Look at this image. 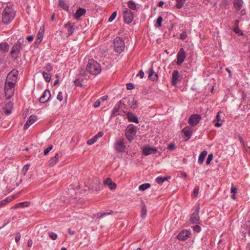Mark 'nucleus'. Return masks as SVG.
Returning a JSON list of instances; mask_svg holds the SVG:
<instances>
[{
  "label": "nucleus",
  "mask_w": 250,
  "mask_h": 250,
  "mask_svg": "<svg viewBox=\"0 0 250 250\" xmlns=\"http://www.w3.org/2000/svg\"><path fill=\"white\" fill-rule=\"evenodd\" d=\"M30 166V164H27L25 165L22 168V172L24 175H25L26 173L28 170Z\"/></svg>",
  "instance_id": "nucleus-48"
},
{
  "label": "nucleus",
  "mask_w": 250,
  "mask_h": 250,
  "mask_svg": "<svg viewBox=\"0 0 250 250\" xmlns=\"http://www.w3.org/2000/svg\"><path fill=\"white\" fill-rule=\"evenodd\" d=\"M207 153H208V152L206 150H204L203 151H202L201 153V154H200V155L199 156L198 160L199 164H202L203 163L204 159H205V157L207 155Z\"/></svg>",
  "instance_id": "nucleus-30"
},
{
  "label": "nucleus",
  "mask_w": 250,
  "mask_h": 250,
  "mask_svg": "<svg viewBox=\"0 0 250 250\" xmlns=\"http://www.w3.org/2000/svg\"><path fill=\"white\" fill-rule=\"evenodd\" d=\"M230 192L233 194H236L237 192V188L235 187L233 185H232L230 188Z\"/></svg>",
  "instance_id": "nucleus-53"
},
{
  "label": "nucleus",
  "mask_w": 250,
  "mask_h": 250,
  "mask_svg": "<svg viewBox=\"0 0 250 250\" xmlns=\"http://www.w3.org/2000/svg\"><path fill=\"white\" fill-rule=\"evenodd\" d=\"M37 117L35 115H31L24 125V129H27L28 127L36 121Z\"/></svg>",
  "instance_id": "nucleus-21"
},
{
  "label": "nucleus",
  "mask_w": 250,
  "mask_h": 250,
  "mask_svg": "<svg viewBox=\"0 0 250 250\" xmlns=\"http://www.w3.org/2000/svg\"><path fill=\"white\" fill-rule=\"evenodd\" d=\"M120 114V105L116 104L114 108L112 111V115L113 116H117Z\"/></svg>",
  "instance_id": "nucleus-32"
},
{
  "label": "nucleus",
  "mask_w": 250,
  "mask_h": 250,
  "mask_svg": "<svg viewBox=\"0 0 250 250\" xmlns=\"http://www.w3.org/2000/svg\"><path fill=\"white\" fill-rule=\"evenodd\" d=\"M45 69L48 72H49L51 70H52V67L51 64H50V63L46 64V65L45 66Z\"/></svg>",
  "instance_id": "nucleus-55"
},
{
  "label": "nucleus",
  "mask_w": 250,
  "mask_h": 250,
  "mask_svg": "<svg viewBox=\"0 0 250 250\" xmlns=\"http://www.w3.org/2000/svg\"><path fill=\"white\" fill-rule=\"evenodd\" d=\"M127 6L128 8L131 10H136L137 8V5L135 2L131 0L127 2Z\"/></svg>",
  "instance_id": "nucleus-34"
},
{
  "label": "nucleus",
  "mask_w": 250,
  "mask_h": 250,
  "mask_svg": "<svg viewBox=\"0 0 250 250\" xmlns=\"http://www.w3.org/2000/svg\"><path fill=\"white\" fill-rule=\"evenodd\" d=\"M14 16L15 13L13 9L7 7L4 9L2 13V21L5 24H8L13 20Z\"/></svg>",
  "instance_id": "nucleus-3"
},
{
  "label": "nucleus",
  "mask_w": 250,
  "mask_h": 250,
  "mask_svg": "<svg viewBox=\"0 0 250 250\" xmlns=\"http://www.w3.org/2000/svg\"><path fill=\"white\" fill-rule=\"evenodd\" d=\"M137 132L136 126L132 125H129L126 129L125 136L127 139L131 142L133 139Z\"/></svg>",
  "instance_id": "nucleus-6"
},
{
  "label": "nucleus",
  "mask_w": 250,
  "mask_h": 250,
  "mask_svg": "<svg viewBox=\"0 0 250 250\" xmlns=\"http://www.w3.org/2000/svg\"><path fill=\"white\" fill-rule=\"evenodd\" d=\"M9 47V45L6 42H1L0 43V50L4 52H8Z\"/></svg>",
  "instance_id": "nucleus-31"
},
{
  "label": "nucleus",
  "mask_w": 250,
  "mask_h": 250,
  "mask_svg": "<svg viewBox=\"0 0 250 250\" xmlns=\"http://www.w3.org/2000/svg\"><path fill=\"white\" fill-rule=\"evenodd\" d=\"M114 148L118 152H124L125 149V144L123 141H117L114 145Z\"/></svg>",
  "instance_id": "nucleus-13"
},
{
  "label": "nucleus",
  "mask_w": 250,
  "mask_h": 250,
  "mask_svg": "<svg viewBox=\"0 0 250 250\" xmlns=\"http://www.w3.org/2000/svg\"><path fill=\"white\" fill-rule=\"evenodd\" d=\"M192 131L193 129L190 126H186L182 129V132L186 137V140H188L191 137Z\"/></svg>",
  "instance_id": "nucleus-18"
},
{
  "label": "nucleus",
  "mask_w": 250,
  "mask_h": 250,
  "mask_svg": "<svg viewBox=\"0 0 250 250\" xmlns=\"http://www.w3.org/2000/svg\"><path fill=\"white\" fill-rule=\"evenodd\" d=\"M104 135V133L102 131L99 132L95 136L97 137V138L98 139L99 137H101Z\"/></svg>",
  "instance_id": "nucleus-62"
},
{
  "label": "nucleus",
  "mask_w": 250,
  "mask_h": 250,
  "mask_svg": "<svg viewBox=\"0 0 250 250\" xmlns=\"http://www.w3.org/2000/svg\"><path fill=\"white\" fill-rule=\"evenodd\" d=\"M150 187L149 183H145L140 185L139 187V189L141 191H144Z\"/></svg>",
  "instance_id": "nucleus-39"
},
{
  "label": "nucleus",
  "mask_w": 250,
  "mask_h": 250,
  "mask_svg": "<svg viewBox=\"0 0 250 250\" xmlns=\"http://www.w3.org/2000/svg\"><path fill=\"white\" fill-rule=\"evenodd\" d=\"M86 69L92 75H97L101 72L100 64L93 59L89 60Z\"/></svg>",
  "instance_id": "nucleus-1"
},
{
  "label": "nucleus",
  "mask_w": 250,
  "mask_h": 250,
  "mask_svg": "<svg viewBox=\"0 0 250 250\" xmlns=\"http://www.w3.org/2000/svg\"><path fill=\"white\" fill-rule=\"evenodd\" d=\"M163 21V18L162 16H159L156 21V22L155 23V26L156 27H160L162 26V23Z\"/></svg>",
  "instance_id": "nucleus-42"
},
{
  "label": "nucleus",
  "mask_w": 250,
  "mask_h": 250,
  "mask_svg": "<svg viewBox=\"0 0 250 250\" xmlns=\"http://www.w3.org/2000/svg\"><path fill=\"white\" fill-rule=\"evenodd\" d=\"M148 72V78L151 81H156L158 80V75L157 73L154 71L153 67L152 66H151V67L149 68Z\"/></svg>",
  "instance_id": "nucleus-19"
},
{
  "label": "nucleus",
  "mask_w": 250,
  "mask_h": 250,
  "mask_svg": "<svg viewBox=\"0 0 250 250\" xmlns=\"http://www.w3.org/2000/svg\"><path fill=\"white\" fill-rule=\"evenodd\" d=\"M176 8L181 9L183 7L186 2V0H176Z\"/></svg>",
  "instance_id": "nucleus-38"
},
{
  "label": "nucleus",
  "mask_w": 250,
  "mask_h": 250,
  "mask_svg": "<svg viewBox=\"0 0 250 250\" xmlns=\"http://www.w3.org/2000/svg\"><path fill=\"white\" fill-rule=\"evenodd\" d=\"M186 57V54L183 48H181L177 54V62L176 63L178 65H180L184 62Z\"/></svg>",
  "instance_id": "nucleus-11"
},
{
  "label": "nucleus",
  "mask_w": 250,
  "mask_h": 250,
  "mask_svg": "<svg viewBox=\"0 0 250 250\" xmlns=\"http://www.w3.org/2000/svg\"><path fill=\"white\" fill-rule=\"evenodd\" d=\"M117 16V12L116 11H115L114 12L112 15L110 16V17L108 19V21L109 22H111L115 18H116Z\"/></svg>",
  "instance_id": "nucleus-49"
},
{
  "label": "nucleus",
  "mask_w": 250,
  "mask_h": 250,
  "mask_svg": "<svg viewBox=\"0 0 250 250\" xmlns=\"http://www.w3.org/2000/svg\"><path fill=\"white\" fill-rule=\"evenodd\" d=\"M12 199L10 198H7L1 201H0V205L2 207L4 205L11 202Z\"/></svg>",
  "instance_id": "nucleus-43"
},
{
  "label": "nucleus",
  "mask_w": 250,
  "mask_h": 250,
  "mask_svg": "<svg viewBox=\"0 0 250 250\" xmlns=\"http://www.w3.org/2000/svg\"><path fill=\"white\" fill-rule=\"evenodd\" d=\"M100 105V102L99 101H97L94 103V104H93V106L95 108H96V107H99Z\"/></svg>",
  "instance_id": "nucleus-63"
},
{
  "label": "nucleus",
  "mask_w": 250,
  "mask_h": 250,
  "mask_svg": "<svg viewBox=\"0 0 250 250\" xmlns=\"http://www.w3.org/2000/svg\"><path fill=\"white\" fill-rule=\"evenodd\" d=\"M221 112L220 111L218 112L217 113V114L216 117V119L213 120V123H214V125L215 127H220L222 125V122L223 121V120H221V116L220 115V114Z\"/></svg>",
  "instance_id": "nucleus-24"
},
{
  "label": "nucleus",
  "mask_w": 250,
  "mask_h": 250,
  "mask_svg": "<svg viewBox=\"0 0 250 250\" xmlns=\"http://www.w3.org/2000/svg\"><path fill=\"white\" fill-rule=\"evenodd\" d=\"M127 89L129 90L133 89L134 88V85L132 83H128L126 85Z\"/></svg>",
  "instance_id": "nucleus-57"
},
{
  "label": "nucleus",
  "mask_w": 250,
  "mask_h": 250,
  "mask_svg": "<svg viewBox=\"0 0 250 250\" xmlns=\"http://www.w3.org/2000/svg\"><path fill=\"white\" fill-rule=\"evenodd\" d=\"M188 36L186 32L184 31L180 34V38L182 40H184L187 38Z\"/></svg>",
  "instance_id": "nucleus-51"
},
{
  "label": "nucleus",
  "mask_w": 250,
  "mask_h": 250,
  "mask_svg": "<svg viewBox=\"0 0 250 250\" xmlns=\"http://www.w3.org/2000/svg\"><path fill=\"white\" fill-rule=\"evenodd\" d=\"M199 210L200 207L198 206L189 217V221L190 224H201L199 215Z\"/></svg>",
  "instance_id": "nucleus-7"
},
{
  "label": "nucleus",
  "mask_w": 250,
  "mask_h": 250,
  "mask_svg": "<svg viewBox=\"0 0 250 250\" xmlns=\"http://www.w3.org/2000/svg\"><path fill=\"white\" fill-rule=\"evenodd\" d=\"M239 20H236L234 21V26L233 28H237V27H239L238 26V24H239Z\"/></svg>",
  "instance_id": "nucleus-64"
},
{
  "label": "nucleus",
  "mask_w": 250,
  "mask_h": 250,
  "mask_svg": "<svg viewBox=\"0 0 250 250\" xmlns=\"http://www.w3.org/2000/svg\"><path fill=\"white\" fill-rule=\"evenodd\" d=\"M64 27L67 29L68 36H72L76 29L74 23L72 24L70 22H68L65 24L64 25Z\"/></svg>",
  "instance_id": "nucleus-20"
},
{
  "label": "nucleus",
  "mask_w": 250,
  "mask_h": 250,
  "mask_svg": "<svg viewBox=\"0 0 250 250\" xmlns=\"http://www.w3.org/2000/svg\"><path fill=\"white\" fill-rule=\"evenodd\" d=\"M29 204L30 203L28 202H23L19 203L17 204L16 205H15V206H14L12 207V208H13L14 209H16V208H19L27 207L29 206Z\"/></svg>",
  "instance_id": "nucleus-29"
},
{
  "label": "nucleus",
  "mask_w": 250,
  "mask_h": 250,
  "mask_svg": "<svg viewBox=\"0 0 250 250\" xmlns=\"http://www.w3.org/2000/svg\"><path fill=\"white\" fill-rule=\"evenodd\" d=\"M157 151V149L156 147H151L148 146H144L143 149V153L145 156L155 154Z\"/></svg>",
  "instance_id": "nucleus-16"
},
{
  "label": "nucleus",
  "mask_w": 250,
  "mask_h": 250,
  "mask_svg": "<svg viewBox=\"0 0 250 250\" xmlns=\"http://www.w3.org/2000/svg\"><path fill=\"white\" fill-rule=\"evenodd\" d=\"M144 72H143V71L142 70H140L138 73V74L137 75L138 76H140V78L141 79H142L144 76Z\"/></svg>",
  "instance_id": "nucleus-60"
},
{
  "label": "nucleus",
  "mask_w": 250,
  "mask_h": 250,
  "mask_svg": "<svg viewBox=\"0 0 250 250\" xmlns=\"http://www.w3.org/2000/svg\"><path fill=\"white\" fill-rule=\"evenodd\" d=\"M15 84H9L5 83L4 89L5 94L7 99H10L13 95L14 92Z\"/></svg>",
  "instance_id": "nucleus-10"
},
{
  "label": "nucleus",
  "mask_w": 250,
  "mask_h": 250,
  "mask_svg": "<svg viewBox=\"0 0 250 250\" xmlns=\"http://www.w3.org/2000/svg\"><path fill=\"white\" fill-rule=\"evenodd\" d=\"M168 148L169 149L173 150L175 148V144L170 143L168 145Z\"/></svg>",
  "instance_id": "nucleus-61"
},
{
  "label": "nucleus",
  "mask_w": 250,
  "mask_h": 250,
  "mask_svg": "<svg viewBox=\"0 0 250 250\" xmlns=\"http://www.w3.org/2000/svg\"><path fill=\"white\" fill-rule=\"evenodd\" d=\"M190 234V232L189 231L184 230L179 232L177 236V238L178 240L185 241L189 237Z\"/></svg>",
  "instance_id": "nucleus-14"
},
{
  "label": "nucleus",
  "mask_w": 250,
  "mask_h": 250,
  "mask_svg": "<svg viewBox=\"0 0 250 250\" xmlns=\"http://www.w3.org/2000/svg\"><path fill=\"white\" fill-rule=\"evenodd\" d=\"M74 83L76 86H80L82 87L84 85L83 79L82 78L76 79L74 81Z\"/></svg>",
  "instance_id": "nucleus-35"
},
{
  "label": "nucleus",
  "mask_w": 250,
  "mask_h": 250,
  "mask_svg": "<svg viewBox=\"0 0 250 250\" xmlns=\"http://www.w3.org/2000/svg\"><path fill=\"white\" fill-rule=\"evenodd\" d=\"M199 188L198 186H196L194 189V190H193V195L194 196V197H197L198 195V193H199Z\"/></svg>",
  "instance_id": "nucleus-54"
},
{
  "label": "nucleus",
  "mask_w": 250,
  "mask_h": 250,
  "mask_svg": "<svg viewBox=\"0 0 250 250\" xmlns=\"http://www.w3.org/2000/svg\"><path fill=\"white\" fill-rule=\"evenodd\" d=\"M21 239V234L20 233H17L16 234V236L15 237V241L17 243Z\"/></svg>",
  "instance_id": "nucleus-59"
},
{
  "label": "nucleus",
  "mask_w": 250,
  "mask_h": 250,
  "mask_svg": "<svg viewBox=\"0 0 250 250\" xmlns=\"http://www.w3.org/2000/svg\"><path fill=\"white\" fill-rule=\"evenodd\" d=\"M104 185L107 186L111 190L115 189L116 188V184L109 178H106L104 181Z\"/></svg>",
  "instance_id": "nucleus-17"
},
{
  "label": "nucleus",
  "mask_w": 250,
  "mask_h": 250,
  "mask_svg": "<svg viewBox=\"0 0 250 250\" xmlns=\"http://www.w3.org/2000/svg\"><path fill=\"white\" fill-rule=\"evenodd\" d=\"M85 13L86 10L85 9L79 8L73 15V17L75 19L78 20L81 16L85 15Z\"/></svg>",
  "instance_id": "nucleus-23"
},
{
  "label": "nucleus",
  "mask_w": 250,
  "mask_h": 250,
  "mask_svg": "<svg viewBox=\"0 0 250 250\" xmlns=\"http://www.w3.org/2000/svg\"><path fill=\"white\" fill-rule=\"evenodd\" d=\"M85 185L90 190L99 191L101 188L100 181L96 178L89 179L86 182Z\"/></svg>",
  "instance_id": "nucleus-4"
},
{
  "label": "nucleus",
  "mask_w": 250,
  "mask_h": 250,
  "mask_svg": "<svg viewBox=\"0 0 250 250\" xmlns=\"http://www.w3.org/2000/svg\"><path fill=\"white\" fill-rule=\"evenodd\" d=\"M179 77L180 75L179 71L177 70H174L172 74L171 84L172 85H176Z\"/></svg>",
  "instance_id": "nucleus-22"
},
{
  "label": "nucleus",
  "mask_w": 250,
  "mask_h": 250,
  "mask_svg": "<svg viewBox=\"0 0 250 250\" xmlns=\"http://www.w3.org/2000/svg\"><path fill=\"white\" fill-rule=\"evenodd\" d=\"M59 6L65 11H68L69 9L68 5L63 0H60L59 2Z\"/></svg>",
  "instance_id": "nucleus-33"
},
{
  "label": "nucleus",
  "mask_w": 250,
  "mask_h": 250,
  "mask_svg": "<svg viewBox=\"0 0 250 250\" xmlns=\"http://www.w3.org/2000/svg\"><path fill=\"white\" fill-rule=\"evenodd\" d=\"M169 178V177H158L156 179L155 181L159 184H162L165 181L167 180Z\"/></svg>",
  "instance_id": "nucleus-37"
},
{
  "label": "nucleus",
  "mask_w": 250,
  "mask_h": 250,
  "mask_svg": "<svg viewBox=\"0 0 250 250\" xmlns=\"http://www.w3.org/2000/svg\"><path fill=\"white\" fill-rule=\"evenodd\" d=\"M195 225L192 227V228L194 231L199 233L201 231V225H202V224H195Z\"/></svg>",
  "instance_id": "nucleus-40"
},
{
  "label": "nucleus",
  "mask_w": 250,
  "mask_h": 250,
  "mask_svg": "<svg viewBox=\"0 0 250 250\" xmlns=\"http://www.w3.org/2000/svg\"><path fill=\"white\" fill-rule=\"evenodd\" d=\"M13 104L11 102L6 103L4 107V112L7 115H9L11 113L13 109Z\"/></svg>",
  "instance_id": "nucleus-27"
},
{
  "label": "nucleus",
  "mask_w": 250,
  "mask_h": 250,
  "mask_svg": "<svg viewBox=\"0 0 250 250\" xmlns=\"http://www.w3.org/2000/svg\"><path fill=\"white\" fill-rule=\"evenodd\" d=\"M44 79L47 82H49L51 80L50 74L47 72H42V73Z\"/></svg>",
  "instance_id": "nucleus-41"
},
{
  "label": "nucleus",
  "mask_w": 250,
  "mask_h": 250,
  "mask_svg": "<svg viewBox=\"0 0 250 250\" xmlns=\"http://www.w3.org/2000/svg\"><path fill=\"white\" fill-rule=\"evenodd\" d=\"M213 159V154H209L207 157V160H206V164L209 165L211 162V161Z\"/></svg>",
  "instance_id": "nucleus-50"
},
{
  "label": "nucleus",
  "mask_w": 250,
  "mask_h": 250,
  "mask_svg": "<svg viewBox=\"0 0 250 250\" xmlns=\"http://www.w3.org/2000/svg\"><path fill=\"white\" fill-rule=\"evenodd\" d=\"M51 97V94L50 91L48 89L44 90L43 94L40 97L39 102L41 103L44 104L47 102Z\"/></svg>",
  "instance_id": "nucleus-15"
},
{
  "label": "nucleus",
  "mask_w": 250,
  "mask_h": 250,
  "mask_svg": "<svg viewBox=\"0 0 250 250\" xmlns=\"http://www.w3.org/2000/svg\"><path fill=\"white\" fill-rule=\"evenodd\" d=\"M147 213V209L146 208V206L145 204L143 203V205L142 207L141 210V217L143 218H145L146 217Z\"/></svg>",
  "instance_id": "nucleus-36"
},
{
  "label": "nucleus",
  "mask_w": 250,
  "mask_h": 250,
  "mask_svg": "<svg viewBox=\"0 0 250 250\" xmlns=\"http://www.w3.org/2000/svg\"><path fill=\"white\" fill-rule=\"evenodd\" d=\"M130 107H131V108H132V109H134V108H135L137 107V102H136V101H133L131 102V105H130Z\"/></svg>",
  "instance_id": "nucleus-58"
},
{
  "label": "nucleus",
  "mask_w": 250,
  "mask_h": 250,
  "mask_svg": "<svg viewBox=\"0 0 250 250\" xmlns=\"http://www.w3.org/2000/svg\"><path fill=\"white\" fill-rule=\"evenodd\" d=\"M18 75V72L17 70H12L8 73L5 83L11 84H15L17 79Z\"/></svg>",
  "instance_id": "nucleus-8"
},
{
  "label": "nucleus",
  "mask_w": 250,
  "mask_h": 250,
  "mask_svg": "<svg viewBox=\"0 0 250 250\" xmlns=\"http://www.w3.org/2000/svg\"><path fill=\"white\" fill-rule=\"evenodd\" d=\"M114 49L116 52L121 53L125 49V42L123 39L120 37H117L113 40Z\"/></svg>",
  "instance_id": "nucleus-5"
},
{
  "label": "nucleus",
  "mask_w": 250,
  "mask_h": 250,
  "mask_svg": "<svg viewBox=\"0 0 250 250\" xmlns=\"http://www.w3.org/2000/svg\"><path fill=\"white\" fill-rule=\"evenodd\" d=\"M48 234L49 237L53 240H55L58 237V235L53 232H49Z\"/></svg>",
  "instance_id": "nucleus-45"
},
{
  "label": "nucleus",
  "mask_w": 250,
  "mask_h": 250,
  "mask_svg": "<svg viewBox=\"0 0 250 250\" xmlns=\"http://www.w3.org/2000/svg\"><path fill=\"white\" fill-rule=\"evenodd\" d=\"M61 155L59 153H56L54 157H52L48 162V165L49 167H52L55 165L57 162L59 158L61 157Z\"/></svg>",
  "instance_id": "nucleus-26"
},
{
  "label": "nucleus",
  "mask_w": 250,
  "mask_h": 250,
  "mask_svg": "<svg viewBox=\"0 0 250 250\" xmlns=\"http://www.w3.org/2000/svg\"><path fill=\"white\" fill-rule=\"evenodd\" d=\"M233 31L236 33L237 34L238 36H242L243 35V32L242 31V30H241L239 27H237V28H233Z\"/></svg>",
  "instance_id": "nucleus-47"
},
{
  "label": "nucleus",
  "mask_w": 250,
  "mask_h": 250,
  "mask_svg": "<svg viewBox=\"0 0 250 250\" xmlns=\"http://www.w3.org/2000/svg\"><path fill=\"white\" fill-rule=\"evenodd\" d=\"M233 4L235 8L237 11H239L243 6V1L242 0H234Z\"/></svg>",
  "instance_id": "nucleus-28"
},
{
  "label": "nucleus",
  "mask_w": 250,
  "mask_h": 250,
  "mask_svg": "<svg viewBox=\"0 0 250 250\" xmlns=\"http://www.w3.org/2000/svg\"><path fill=\"white\" fill-rule=\"evenodd\" d=\"M52 145L49 146L46 149L44 150V154L45 155H47L48 153V152L52 149Z\"/></svg>",
  "instance_id": "nucleus-52"
},
{
  "label": "nucleus",
  "mask_w": 250,
  "mask_h": 250,
  "mask_svg": "<svg viewBox=\"0 0 250 250\" xmlns=\"http://www.w3.org/2000/svg\"><path fill=\"white\" fill-rule=\"evenodd\" d=\"M126 115L127 118L129 122H134L137 124L139 123L137 117L134 113L128 112Z\"/></svg>",
  "instance_id": "nucleus-25"
},
{
  "label": "nucleus",
  "mask_w": 250,
  "mask_h": 250,
  "mask_svg": "<svg viewBox=\"0 0 250 250\" xmlns=\"http://www.w3.org/2000/svg\"><path fill=\"white\" fill-rule=\"evenodd\" d=\"M57 99L60 102L62 100V92H59L57 95Z\"/></svg>",
  "instance_id": "nucleus-56"
},
{
  "label": "nucleus",
  "mask_w": 250,
  "mask_h": 250,
  "mask_svg": "<svg viewBox=\"0 0 250 250\" xmlns=\"http://www.w3.org/2000/svg\"><path fill=\"white\" fill-rule=\"evenodd\" d=\"M23 40L20 39L12 46L10 54L13 58L16 59L20 57L21 51L23 46Z\"/></svg>",
  "instance_id": "nucleus-2"
},
{
  "label": "nucleus",
  "mask_w": 250,
  "mask_h": 250,
  "mask_svg": "<svg viewBox=\"0 0 250 250\" xmlns=\"http://www.w3.org/2000/svg\"><path fill=\"white\" fill-rule=\"evenodd\" d=\"M124 20L125 22L130 23L133 20V15L131 10L127 8H125L123 11Z\"/></svg>",
  "instance_id": "nucleus-9"
},
{
  "label": "nucleus",
  "mask_w": 250,
  "mask_h": 250,
  "mask_svg": "<svg viewBox=\"0 0 250 250\" xmlns=\"http://www.w3.org/2000/svg\"><path fill=\"white\" fill-rule=\"evenodd\" d=\"M201 118V116L199 114H193L189 117L188 123L191 126H194L199 123Z\"/></svg>",
  "instance_id": "nucleus-12"
},
{
  "label": "nucleus",
  "mask_w": 250,
  "mask_h": 250,
  "mask_svg": "<svg viewBox=\"0 0 250 250\" xmlns=\"http://www.w3.org/2000/svg\"><path fill=\"white\" fill-rule=\"evenodd\" d=\"M43 31H41V29L37 34V38H38V40H39V43H40L42 42V38L43 35Z\"/></svg>",
  "instance_id": "nucleus-44"
},
{
  "label": "nucleus",
  "mask_w": 250,
  "mask_h": 250,
  "mask_svg": "<svg viewBox=\"0 0 250 250\" xmlns=\"http://www.w3.org/2000/svg\"><path fill=\"white\" fill-rule=\"evenodd\" d=\"M97 140V138L96 136H94L91 139L88 140L87 143L88 145H91L93 144H94Z\"/></svg>",
  "instance_id": "nucleus-46"
}]
</instances>
